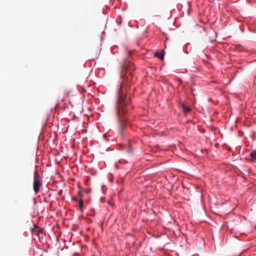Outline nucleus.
<instances>
[{"label":"nucleus","mask_w":256,"mask_h":256,"mask_svg":"<svg viewBox=\"0 0 256 256\" xmlns=\"http://www.w3.org/2000/svg\"><path fill=\"white\" fill-rule=\"evenodd\" d=\"M42 180L38 170L34 172L33 188L35 194H37L40 192V188L42 184Z\"/></svg>","instance_id":"nucleus-2"},{"label":"nucleus","mask_w":256,"mask_h":256,"mask_svg":"<svg viewBox=\"0 0 256 256\" xmlns=\"http://www.w3.org/2000/svg\"><path fill=\"white\" fill-rule=\"evenodd\" d=\"M74 200L78 202V207L81 210L83 211V201L82 199H80L79 200L77 198H74Z\"/></svg>","instance_id":"nucleus-5"},{"label":"nucleus","mask_w":256,"mask_h":256,"mask_svg":"<svg viewBox=\"0 0 256 256\" xmlns=\"http://www.w3.org/2000/svg\"><path fill=\"white\" fill-rule=\"evenodd\" d=\"M81 194V192L80 190L78 191V194Z\"/></svg>","instance_id":"nucleus-8"},{"label":"nucleus","mask_w":256,"mask_h":256,"mask_svg":"<svg viewBox=\"0 0 256 256\" xmlns=\"http://www.w3.org/2000/svg\"><path fill=\"white\" fill-rule=\"evenodd\" d=\"M134 66H132V68H130L129 70H127V72H126V76H123V82H126L125 81L128 80L129 81L130 78H132V70H134Z\"/></svg>","instance_id":"nucleus-3"},{"label":"nucleus","mask_w":256,"mask_h":256,"mask_svg":"<svg viewBox=\"0 0 256 256\" xmlns=\"http://www.w3.org/2000/svg\"><path fill=\"white\" fill-rule=\"evenodd\" d=\"M154 56L156 57L160 58V59H163L164 57V54L163 52H155Z\"/></svg>","instance_id":"nucleus-4"},{"label":"nucleus","mask_w":256,"mask_h":256,"mask_svg":"<svg viewBox=\"0 0 256 256\" xmlns=\"http://www.w3.org/2000/svg\"><path fill=\"white\" fill-rule=\"evenodd\" d=\"M117 103L118 110L116 111V114L118 122L121 124L122 122V120L121 119L122 115H125L127 112L128 108L126 107L129 105V102L126 97H124L122 94H120Z\"/></svg>","instance_id":"nucleus-1"},{"label":"nucleus","mask_w":256,"mask_h":256,"mask_svg":"<svg viewBox=\"0 0 256 256\" xmlns=\"http://www.w3.org/2000/svg\"><path fill=\"white\" fill-rule=\"evenodd\" d=\"M182 106L183 110V111L184 113H188L190 111V108L188 106H186L184 104H182Z\"/></svg>","instance_id":"nucleus-6"},{"label":"nucleus","mask_w":256,"mask_h":256,"mask_svg":"<svg viewBox=\"0 0 256 256\" xmlns=\"http://www.w3.org/2000/svg\"><path fill=\"white\" fill-rule=\"evenodd\" d=\"M250 156L253 160H256V150H254L250 154Z\"/></svg>","instance_id":"nucleus-7"}]
</instances>
